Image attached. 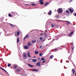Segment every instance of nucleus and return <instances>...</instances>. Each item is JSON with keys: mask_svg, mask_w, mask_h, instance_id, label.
Returning a JSON list of instances; mask_svg holds the SVG:
<instances>
[{"mask_svg": "<svg viewBox=\"0 0 76 76\" xmlns=\"http://www.w3.org/2000/svg\"><path fill=\"white\" fill-rule=\"evenodd\" d=\"M72 72H73V74H75V70L74 69H72Z\"/></svg>", "mask_w": 76, "mask_h": 76, "instance_id": "0eeeda50", "label": "nucleus"}, {"mask_svg": "<svg viewBox=\"0 0 76 76\" xmlns=\"http://www.w3.org/2000/svg\"><path fill=\"white\" fill-rule=\"evenodd\" d=\"M31 5L34 6V4H31Z\"/></svg>", "mask_w": 76, "mask_h": 76, "instance_id": "ea45409f", "label": "nucleus"}, {"mask_svg": "<svg viewBox=\"0 0 76 76\" xmlns=\"http://www.w3.org/2000/svg\"><path fill=\"white\" fill-rule=\"evenodd\" d=\"M52 12L51 10L48 13V14L49 15H51Z\"/></svg>", "mask_w": 76, "mask_h": 76, "instance_id": "9b49d317", "label": "nucleus"}, {"mask_svg": "<svg viewBox=\"0 0 76 76\" xmlns=\"http://www.w3.org/2000/svg\"><path fill=\"white\" fill-rule=\"evenodd\" d=\"M66 13H69V11L67 10H66Z\"/></svg>", "mask_w": 76, "mask_h": 76, "instance_id": "4be33fe9", "label": "nucleus"}, {"mask_svg": "<svg viewBox=\"0 0 76 76\" xmlns=\"http://www.w3.org/2000/svg\"><path fill=\"white\" fill-rule=\"evenodd\" d=\"M20 69H18L17 70V72H20Z\"/></svg>", "mask_w": 76, "mask_h": 76, "instance_id": "5701e85b", "label": "nucleus"}, {"mask_svg": "<svg viewBox=\"0 0 76 76\" xmlns=\"http://www.w3.org/2000/svg\"><path fill=\"white\" fill-rule=\"evenodd\" d=\"M38 60H39V58H38Z\"/></svg>", "mask_w": 76, "mask_h": 76, "instance_id": "37998d69", "label": "nucleus"}, {"mask_svg": "<svg viewBox=\"0 0 76 76\" xmlns=\"http://www.w3.org/2000/svg\"><path fill=\"white\" fill-rule=\"evenodd\" d=\"M11 66V64H8V67H10Z\"/></svg>", "mask_w": 76, "mask_h": 76, "instance_id": "b1692460", "label": "nucleus"}, {"mask_svg": "<svg viewBox=\"0 0 76 76\" xmlns=\"http://www.w3.org/2000/svg\"><path fill=\"white\" fill-rule=\"evenodd\" d=\"M37 41L36 40H35L34 41H32V43H35V42H36Z\"/></svg>", "mask_w": 76, "mask_h": 76, "instance_id": "f3484780", "label": "nucleus"}, {"mask_svg": "<svg viewBox=\"0 0 76 76\" xmlns=\"http://www.w3.org/2000/svg\"><path fill=\"white\" fill-rule=\"evenodd\" d=\"M17 67V66H14V68H15H15H16Z\"/></svg>", "mask_w": 76, "mask_h": 76, "instance_id": "7c9ffc66", "label": "nucleus"}, {"mask_svg": "<svg viewBox=\"0 0 76 76\" xmlns=\"http://www.w3.org/2000/svg\"><path fill=\"white\" fill-rule=\"evenodd\" d=\"M26 5H28V4H26Z\"/></svg>", "mask_w": 76, "mask_h": 76, "instance_id": "a18cd8bd", "label": "nucleus"}, {"mask_svg": "<svg viewBox=\"0 0 76 76\" xmlns=\"http://www.w3.org/2000/svg\"><path fill=\"white\" fill-rule=\"evenodd\" d=\"M27 56L28 57L31 58V56H30V53H27Z\"/></svg>", "mask_w": 76, "mask_h": 76, "instance_id": "6e6552de", "label": "nucleus"}, {"mask_svg": "<svg viewBox=\"0 0 76 76\" xmlns=\"http://www.w3.org/2000/svg\"><path fill=\"white\" fill-rule=\"evenodd\" d=\"M53 57H54V56H53V55H52L50 56V58L51 59H52V58H53Z\"/></svg>", "mask_w": 76, "mask_h": 76, "instance_id": "4468645a", "label": "nucleus"}, {"mask_svg": "<svg viewBox=\"0 0 76 76\" xmlns=\"http://www.w3.org/2000/svg\"><path fill=\"white\" fill-rule=\"evenodd\" d=\"M52 28H54V25H52Z\"/></svg>", "mask_w": 76, "mask_h": 76, "instance_id": "c9c22d12", "label": "nucleus"}, {"mask_svg": "<svg viewBox=\"0 0 76 76\" xmlns=\"http://www.w3.org/2000/svg\"><path fill=\"white\" fill-rule=\"evenodd\" d=\"M36 58V57H35V56H34V58Z\"/></svg>", "mask_w": 76, "mask_h": 76, "instance_id": "a19ab883", "label": "nucleus"}, {"mask_svg": "<svg viewBox=\"0 0 76 76\" xmlns=\"http://www.w3.org/2000/svg\"><path fill=\"white\" fill-rule=\"evenodd\" d=\"M0 68L2 70H4V71H5L4 69L3 68H1V66H0Z\"/></svg>", "mask_w": 76, "mask_h": 76, "instance_id": "a878e982", "label": "nucleus"}, {"mask_svg": "<svg viewBox=\"0 0 76 76\" xmlns=\"http://www.w3.org/2000/svg\"><path fill=\"white\" fill-rule=\"evenodd\" d=\"M37 66H41V63L38 62L37 64Z\"/></svg>", "mask_w": 76, "mask_h": 76, "instance_id": "20e7f679", "label": "nucleus"}, {"mask_svg": "<svg viewBox=\"0 0 76 76\" xmlns=\"http://www.w3.org/2000/svg\"><path fill=\"white\" fill-rule=\"evenodd\" d=\"M19 42V38H18L17 39V43H18V42Z\"/></svg>", "mask_w": 76, "mask_h": 76, "instance_id": "2eb2a0df", "label": "nucleus"}, {"mask_svg": "<svg viewBox=\"0 0 76 76\" xmlns=\"http://www.w3.org/2000/svg\"><path fill=\"white\" fill-rule=\"evenodd\" d=\"M24 76H27V75H24Z\"/></svg>", "mask_w": 76, "mask_h": 76, "instance_id": "79ce46f5", "label": "nucleus"}, {"mask_svg": "<svg viewBox=\"0 0 76 76\" xmlns=\"http://www.w3.org/2000/svg\"><path fill=\"white\" fill-rule=\"evenodd\" d=\"M32 45V44H30V42H28V45H27L28 46H30V45Z\"/></svg>", "mask_w": 76, "mask_h": 76, "instance_id": "a211bd4d", "label": "nucleus"}, {"mask_svg": "<svg viewBox=\"0 0 76 76\" xmlns=\"http://www.w3.org/2000/svg\"><path fill=\"white\" fill-rule=\"evenodd\" d=\"M41 60H42V61L45 60V59L44 58H41Z\"/></svg>", "mask_w": 76, "mask_h": 76, "instance_id": "393cba45", "label": "nucleus"}, {"mask_svg": "<svg viewBox=\"0 0 76 76\" xmlns=\"http://www.w3.org/2000/svg\"><path fill=\"white\" fill-rule=\"evenodd\" d=\"M73 32H72L71 33V34H69V37H71V36H72V35H73Z\"/></svg>", "mask_w": 76, "mask_h": 76, "instance_id": "1a4fd4ad", "label": "nucleus"}, {"mask_svg": "<svg viewBox=\"0 0 76 76\" xmlns=\"http://www.w3.org/2000/svg\"><path fill=\"white\" fill-rule=\"evenodd\" d=\"M23 58L24 59H26L27 58V56H26V54H25V53H23Z\"/></svg>", "mask_w": 76, "mask_h": 76, "instance_id": "f03ea898", "label": "nucleus"}, {"mask_svg": "<svg viewBox=\"0 0 76 76\" xmlns=\"http://www.w3.org/2000/svg\"><path fill=\"white\" fill-rule=\"evenodd\" d=\"M58 11L59 13H63V9L59 8L58 9Z\"/></svg>", "mask_w": 76, "mask_h": 76, "instance_id": "f257e3e1", "label": "nucleus"}, {"mask_svg": "<svg viewBox=\"0 0 76 76\" xmlns=\"http://www.w3.org/2000/svg\"><path fill=\"white\" fill-rule=\"evenodd\" d=\"M42 48V46H40V48Z\"/></svg>", "mask_w": 76, "mask_h": 76, "instance_id": "e433bc0d", "label": "nucleus"}, {"mask_svg": "<svg viewBox=\"0 0 76 76\" xmlns=\"http://www.w3.org/2000/svg\"><path fill=\"white\" fill-rule=\"evenodd\" d=\"M45 61H43L42 62V63H45Z\"/></svg>", "mask_w": 76, "mask_h": 76, "instance_id": "72a5a7b5", "label": "nucleus"}, {"mask_svg": "<svg viewBox=\"0 0 76 76\" xmlns=\"http://www.w3.org/2000/svg\"><path fill=\"white\" fill-rule=\"evenodd\" d=\"M28 65L30 67H34V66L33 65H31L30 64H28Z\"/></svg>", "mask_w": 76, "mask_h": 76, "instance_id": "f8f14e48", "label": "nucleus"}, {"mask_svg": "<svg viewBox=\"0 0 76 76\" xmlns=\"http://www.w3.org/2000/svg\"><path fill=\"white\" fill-rule=\"evenodd\" d=\"M65 22H68L67 23V24H68V25H69V24H70V22L67 21H66Z\"/></svg>", "mask_w": 76, "mask_h": 76, "instance_id": "6ab92c4d", "label": "nucleus"}, {"mask_svg": "<svg viewBox=\"0 0 76 76\" xmlns=\"http://www.w3.org/2000/svg\"><path fill=\"white\" fill-rule=\"evenodd\" d=\"M36 61H37V59H33V62H36Z\"/></svg>", "mask_w": 76, "mask_h": 76, "instance_id": "aec40b11", "label": "nucleus"}, {"mask_svg": "<svg viewBox=\"0 0 76 76\" xmlns=\"http://www.w3.org/2000/svg\"><path fill=\"white\" fill-rule=\"evenodd\" d=\"M0 35H1V33H0Z\"/></svg>", "mask_w": 76, "mask_h": 76, "instance_id": "de8ad7c7", "label": "nucleus"}, {"mask_svg": "<svg viewBox=\"0 0 76 76\" xmlns=\"http://www.w3.org/2000/svg\"><path fill=\"white\" fill-rule=\"evenodd\" d=\"M20 34V32L19 31H18L17 33V35H18V36Z\"/></svg>", "mask_w": 76, "mask_h": 76, "instance_id": "412c9836", "label": "nucleus"}, {"mask_svg": "<svg viewBox=\"0 0 76 76\" xmlns=\"http://www.w3.org/2000/svg\"><path fill=\"white\" fill-rule=\"evenodd\" d=\"M15 37H18V36H17V35H16V33L15 34Z\"/></svg>", "mask_w": 76, "mask_h": 76, "instance_id": "f704fd0d", "label": "nucleus"}, {"mask_svg": "<svg viewBox=\"0 0 76 76\" xmlns=\"http://www.w3.org/2000/svg\"><path fill=\"white\" fill-rule=\"evenodd\" d=\"M72 50H73V48H72Z\"/></svg>", "mask_w": 76, "mask_h": 76, "instance_id": "c03bdc74", "label": "nucleus"}, {"mask_svg": "<svg viewBox=\"0 0 76 76\" xmlns=\"http://www.w3.org/2000/svg\"><path fill=\"white\" fill-rule=\"evenodd\" d=\"M24 48L25 49H28V47L27 46H24Z\"/></svg>", "mask_w": 76, "mask_h": 76, "instance_id": "ddd939ff", "label": "nucleus"}, {"mask_svg": "<svg viewBox=\"0 0 76 76\" xmlns=\"http://www.w3.org/2000/svg\"><path fill=\"white\" fill-rule=\"evenodd\" d=\"M75 16H76V13H75Z\"/></svg>", "mask_w": 76, "mask_h": 76, "instance_id": "58836bf2", "label": "nucleus"}, {"mask_svg": "<svg viewBox=\"0 0 76 76\" xmlns=\"http://www.w3.org/2000/svg\"><path fill=\"white\" fill-rule=\"evenodd\" d=\"M48 4V3H46L45 5V6H47V4Z\"/></svg>", "mask_w": 76, "mask_h": 76, "instance_id": "bb28decb", "label": "nucleus"}, {"mask_svg": "<svg viewBox=\"0 0 76 76\" xmlns=\"http://www.w3.org/2000/svg\"><path fill=\"white\" fill-rule=\"evenodd\" d=\"M26 37H25L24 38V39H26Z\"/></svg>", "mask_w": 76, "mask_h": 76, "instance_id": "473e14b6", "label": "nucleus"}, {"mask_svg": "<svg viewBox=\"0 0 76 76\" xmlns=\"http://www.w3.org/2000/svg\"><path fill=\"white\" fill-rule=\"evenodd\" d=\"M69 11H70V13H73V10H72L71 9H69Z\"/></svg>", "mask_w": 76, "mask_h": 76, "instance_id": "423d86ee", "label": "nucleus"}, {"mask_svg": "<svg viewBox=\"0 0 76 76\" xmlns=\"http://www.w3.org/2000/svg\"><path fill=\"white\" fill-rule=\"evenodd\" d=\"M26 38H28L29 37V36L28 35H26Z\"/></svg>", "mask_w": 76, "mask_h": 76, "instance_id": "c85d7f7f", "label": "nucleus"}, {"mask_svg": "<svg viewBox=\"0 0 76 76\" xmlns=\"http://www.w3.org/2000/svg\"><path fill=\"white\" fill-rule=\"evenodd\" d=\"M55 50H57V49H55Z\"/></svg>", "mask_w": 76, "mask_h": 76, "instance_id": "49530a36", "label": "nucleus"}, {"mask_svg": "<svg viewBox=\"0 0 76 76\" xmlns=\"http://www.w3.org/2000/svg\"><path fill=\"white\" fill-rule=\"evenodd\" d=\"M47 31H46V32H47Z\"/></svg>", "mask_w": 76, "mask_h": 76, "instance_id": "09e8293b", "label": "nucleus"}, {"mask_svg": "<svg viewBox=\"0 0 76 76\" xmlns=\"http://www.w3.org/2000/svg\"><path fill=\"white\" fill-rule=\"evenodd\" d=\"M72 0H71L69 1V2H70H70H72Z\"/></svg>", "mask_w": 76, "mask_h": 76, "instance_id": "4c0bfd02", "label": "nucleus"}, {"mask_svg": "<svg viewBox=\"0 0 76 76\" xmlns=\"http://www.w3.org/2000/svg\"><path fill=\"white\" fill-rule=\"evenodd\" d=\"M40 39L41 40V41H44V39H43V38L42 37H40Z\"/></svg>", "mask_w": 76, "mask_h": 76, "instance_id": "39448f33", "label": "nucleus"}, {"mask_svg": "<svg viewBox=\"0 0 76 76\" xmlns=\"http://www.w3.org/2000/svg\"><path fill=\"white\" fill-rule=\"evenodd\" d=\"M10 25H11V26H14L12 24H10Z\"/></svg>", "mask_w": 76, "mask_h": 76, "instance_id": "2f4dec72", "label": "nucleus"}, {"mask_svg": "<svg viewBox=\"0 0 76 76\" xmlns=\"http://www.w3.org/2000/svg\"><path fill=\"white\" fill-rule=\"evenodd\" d=\"M43 0H39V2L41 4H43Z\"/></svg>", "mask_w": 76, "mask_h": 76, "instance_id": "7ed1b4c3", "label": "nucleus"}, {"mask_svg": "<svg viewBox=\"0 0 76 76\" xmlns=\"http://www.w3.org/2000/svg\"><path fill=\"white\" fill-rule=\"evenodd\" d=\"M12 15L11 14H9V16L10 17H11V16H12Z\"/></svg>", "mask_w": 76, "mask_h": 76, "instance_id": "cd10ccee", "label": "nucleus"}, {"mask_svg": "<svg viewBox=\"0 0 76 76\" xmlns=\"http://www.w3.org/2000/svg\"><path fill=\"white\" fill-rule=\"evenodd\" d=\"M33 71L34 72L38 71H39L38 69H34L33 70Z\"/></svg>", "mask_w": 76, "mask_h": 76, "instance_id": "9d476101", "label": "nucleus"}, {"mask_svg": "<svg viewBox=\"0 0 76 76\" xmlns=\"http://www.w3.org/2000/svg\"><path fill=\"white\" fill-rule=\"evenodd\" d=\"M39 52L38 51H35V54H38Z\"/></svg>", "mask_w": 76, "mask_h": 76, "instance_id": "dca6fc26", "label": "nucleus"}, {"mask_svg": "<svg viewBox=\"0 0 76 76\" xmlns=\"http://www.w3.org/2000/svg\"><path fill=\"white\" fill-rule=\"evenodd\" d=\"M40 56H42V53H41L39 54Z\"/></svg>", "mask_w": 76, "mask_h": 76, "instance_id": "c756f323", "label": "nucleus"}]
</instances>
